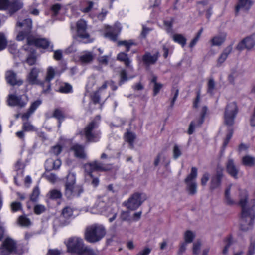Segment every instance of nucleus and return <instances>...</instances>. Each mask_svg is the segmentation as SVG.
I'll return each instance as SVG.
<instances>
[{"instance_id": "1", "label": "nucleus", "mask_w": 255, "mask_h": 255, "mask_svg": "<svg viewBox=\"0 0 255 255\" xmlns=\"http://www.w3.org/2000/svg\"><path fill=\"white\" fill-rule=\"evenodd\" d=\"M32 22L31 19H27L22 22L18 21L16 25V40L22 41L27 39V44L17 51V45L13 44L9 46V50L15 56L19 57L22 60H25L29 65H34L36 60L34 50L31 47L33 36L30 34Z\"/></svg>"}, {"instance_id": "2", "label": "nucleus", "mask_w": 255, "mask_h": 255, "mask_svg": "<svg viewBox=\"0 0 255 255\" xmlns=\"http://www.w3.org/2000/svg\"><path fill=\"white\" fill-rule=\"evenodd\" d=\"M247 196L246 191L244 190L240 192L239 204L242 208L241 226L243 230H247L252 227L255 217L254 210L250 208L247 204Z\"/></svg>"}, {"instance_id": "3", "label": "nucleus", "mask_w": 255, "mask_h": 255, "mask_svg": "<svg viewBox=\"0 0 255 255\" xmlns=\"http://www.w3.org/2000/svg\"><path fill=\"white\" fill-rule=\"evenodd\" d=\"M69 252L76 253L78 255H97V252L85 247L83 240L78 237L69 238L64 241Z\"/></svg>"}, {"instance_id": "4", "label": "nucleus", "mask_w": 255, "mask_h": 255, "mask_svg": "<svg viewBox=\"0 0 255 255\" xmlns=\"http://www.w3.org/2000/svg\"><path fill=\"white\" fill-rule=\"evenodd\" d=\"M106 234L103 225L93 224L87 227L85 233V238L90 243H95L101 240Z\"/></svg>"}, {"instance_id": "5", "label": "nucleus", "mask_w": 255, "mask_h": 255, "mask_svg": "<svg viewBox=\"0 0 255 255\" xmlns=\"http://www.w3.org/2000/svg\"><path fill=\"white\" fill-rule=\"evenodd\" d=\"M80 186L76 184V174L74 173H69L65 183V195L68 198L78 196L82 192Z\"/></svg>"}, {"instance_id": "6", "label": "nucleus", "mask_w": 255, "mask_h": 255, "mask_svg": "<svg viewBox=\"0 0 255 255\" xmlns=\"http://www.w3.org/2000/svg\"><path fill=\"white\" fill-rule=\"evenodd\" d=\"M85 170L86 172L85 179L89 180H92V184L94 186H97L99 184V180L97 178H94L91 175V172L95 171H105L109 168H106L102 164L98 161H94L85 164Z\"/></svg>"}, {"instance_id": "7", "label": "nucleus", "mask_w": 255, "mask_h": 255, "mask_svg": "<svg viewBox=\"0 0 255 255\" xmlns=\"http://www.w3.org/2000/svg\"><path fill=\"white\" fill-rule=\"evenodd\" d=\"M97 127V123L92 121L85 128L83 134L88 141L97 142L100 138V132Z\"/></svg>"}, {"instance_id": "8", "label": "nucleus", "mask_w": 255, "mask_h": 255, "mask_svg": "<svg viewBox=\"0 0 255 255\" xmlns=\"http://www.w3.org/2000/svg\"><path fill=\"white\" fill-rule=\"evenodd\" d=\"M76 29L77 38L78 40L84 43L92 42L93 41L87 32V24L85 21L82 19L79 20L76 24Z\"/></svg>"}, {"instance_id": "9", "label": "nucleus", "mask_w": 255, "mask_h": 255, "mask_svg": "<svg viewBox=\"0 0 255 255\" xmlns=\"http://www.w3.org/2000/svg\"><path fill=\"white\" fill-rule=\"evenodd\" d=\"M146 199V196L144 193H135L133 194L126 203V207L133 210L138 208Z\"/></svg>"}, {"instance_id": "10", "label": "nucleus", "mask_w": 255, "mask_h": 255, "mask_svg": "<svg viewBox=\"0 0 255 255\" xmlns=\"http://www.w3.org/2000/svg\"><path fill=\"white\" fill-rule=\"evenodd\" d=\"M237 113V107L235 103L229 104L226 109L224 115V121L226 125L231 126Z\"/></svg>"}, {"instance_id": "11", "label": "nucleus", "mask_w": 255, "mask_h": 255, "mask_svg": "<svg viewBox=\"0 0 255 255\" xmlns=\"http://www.w3.org/2000/svg\"><path fill=\"white\" fill-rule=\"evenodd\" d=\"M18 247H16L15 242L10 238L4 240L2 246L0 248V255H9L12 252H17Z\"/></svg>"}, {"instance_id": "12", "label": "nucleus", "mask_w": 255, "mask_h": 255, "mask_svg": "<svg viewBox=\"0 0 255 255\" xmlns=\"http://www.w3.org/2000/svg\"><path fill=\"white\" fill-rule=\"evenodd\" d=\"M27 97L25 95L18 97L15 94H10L7 100L8 105L11 106L23 107L27 104Z\"/></svg>"}, {"instance_id": "13", "label": "nucleus", "mask_w": 255, "mask_h": 255, "mask_svg": "<svg viewBox=\"0 0 255 255\" xmlns=\"http://www.w3.org/2000/svg\"><path fill=\"white\" fill-rule=\"evenodd\" d=\"M121 30V26L120 24H116L114 27L108 26L105 27V31L103 33L104 36L111 40H116L118 34Z\"/></svg>"}, {"instance_id": "14", "label": "nucleus", "mask_w": 255, "mask_h": 255, "mask_svg": "<svg viewBox=\"0 0 255 255\" xmlns=\"http://www.w3.org/2000/svg\"><path fill=\"white\" fill-rule=\"evenodd\" d=\"M41 71V69L32 68L27 76V81L32 84L39 85L43 86L44 84L38 79V74Z\"/></svg>"}, {"instance_id": "15", "label": "nucleus", "mask_w": 255, "mask_h": 255, "mask_svg": "<svg viewBox=\"0 0 255 255\" xmlns=\"http://www.w3.org/2000/svg\"><path fill=\"white\" fill-rule=\"evenodd\" d=\"M33 46H35L47 51H51L53 49V45L46 38H35L33 37L31 47Z\"/></svg>"}, {"instance_id": "16", "label": "nucleus", "mask_w": 255, "mask_h": 255, "mask_svg": "<svg viewBox=\"0 0 255 255\" xmlns=\"http://www.w3.org/2000/svg\"><path fill=\"white\" fill-rule=\"evenodd\" d=\"M207 113V108L205 106L203 107L200 112V118L197 121H194L191 123L189 129L188 133L191 134L193 133L196 127L200 126L203 122L204 117Z\"/></svg>"}, {"instance_id": "17", "label": "nucleus", "mask_w": 255, "mask_h": 255, "mask_svg": "<svg viewBox=\"0 0 255 255\" xmlns=\"http://www.w3.org/2000/svg\"><path fill=\"white\" fill-rule=\"evenodd\" d=\"M106 209V204L101 199H98L94 205L91 207L88 208L86 211L89 212L92 214H102Z\"/></svg>"}, {"instance_id": "18", "label": "nucleus", "mask_w": 255, "mask_h": 255, "mask_svg": "<svg viewBox=\"0 0 255 255\" xmlns=\"http://www.w3.org/2000/svg\"><path fill=\"white\" fill-rule=\"evenodd\" d=\"M5 77L7 83L11 85H20L22 83V81L18 79L16 74L12 70L6 71Z\"/></svg>"}, {"instance_id": "19", "label": "nucleus", "mask_w": 255, "mask_h": 255, "mask_svg": "<svg viewBox=\"0 0 255 255\" xmlns=\"http://www.w3.org/2000/svg\"><path fill=\"white\" fill-rule=\"evenodd\" d=\"M56 73V70L53 67L49 66L47 68L45 81L43 83L44 85L47 88L46 89L43 88V91L44 92H47L50 89V81L54 78Z\"/></svg>"}, {"instance_id": "20", "label": "nucleus", "mask_w": 255, "mask_h": 255, "mask_svg": "<svg viewBox=\"0 0 255 255\" xmlns=\"http://www.w3.org/2000/svg\"><path fill=\"white\" fill-rule=\"evenodd\" d=\"M255 45V39L252 37H249L245 38L240 43H239L237 48L239 50H243L245 48L248 49H251Z\"/></svg>"}, {"instance_id": "21", "label": "nucleus", "mask_w": 255, "mask_h": 255, "mask_svg": "<svg viewBox=\"0 0 255 255\" xmlns=\"http://www.w3.org/2000/svg\"><path fill=\"white\" fill-rule=\"evenodd\" d=\"M253 4L252 0H239L236 6V13L238 14L240 10L246 11L249 10Z\"/></svg>"}, {"instance_id": "22", "label": "nucleus", "mask_w": 255, "mask_h": 255, "mask_svg": "<svg viewBox=\"0 0 255 255\" xmlns=\"http://www.w3.org/2000/svg\"><path fill=\"white\" fill-rule=\"evenodd\" d=\"M61 165V161L59 159H49L46 161L45 167L47 171H50L58 169Z\"/></svg>"}, {"instance_id": "23", "label": "nucleus", "mask_w": 255, "mask_h": 255, "mask_svg": "<svg viewBox=\"0 0 255 255\" xmlns=\"http://www.w3.org/2000/svg\"><path fill=\"white\" fill-rule=\"evenodd\" d=\"M118 213L117 207H106L103 214L108 218L110 222H113L116 219Z\"/></svg>"}, {"instance_id": "24", "label": "nucleus", "mask_w": 255, "mask_h": 255, "mask_svg": "<svg viewBox=\"0 0 255 255\" xmlns=\"http://www.w3.org/2000/svg\"><path fill=\"white\" fill-rule=\"evenodd\" d=\"M23 2L21 0H13L9 2L7 10L11 13H13L22 8Z\"/></svg>"}, {"instance_id": "25", "label": "nucleus", "mask_w": 255, "mask_h": 255, "mask_svg": "<svg viewBox=\"0 0 255 255\" xmlns=\"http://www.w3.org/2000/svg\"><path fill=\"white\" fill-rule=\"evenodd\" d=\"M226 171L235 178L238 177V169L234 164L233 160L229 159L226 164Z\"/></svg>"}, {"instance_id": "26", "label": "nucleus", "mask_w": 255, "mask_h": 255, "mask_svg": "<svg viewBox=\"0 0 255 255\" xmlns=\"http://www.w3.org/2000/svg\"><path fill=\"white\" fill-rule=\"evenodd\" d=\"M222 176V170H221V172L217 171L216 175L212 177L210 185L211 190L217 189L220 187Z\"/></svg>"}, {"instance_id": "27", "label": "nucleus", "mask_w": 255, "mask_h": 255, "mask_svg": "<svg viewBox=\"0 0 255 255\" xmlns=\"http://www.w3.org/2000/svg\"><path fill=\"white\" fill-rule=\"evenodd\" d=\"M71 151L74 152L75 156L79 158H84L86 157V153L84 147L82 145L76 144L73 145Z\"/></svg>"}, {"instance_id": "28", "label": "nucleus", "mask_w": 255, "mask_h": 255, "mask_svg": "<svg viewBox=\"0 0 255 255\" xmlns=\"http://www.w3.org/2000/svg\"><path fill=\"white\" fill-rule=\"evenodd\" d=\"M42 102L40 100H37L33 102L28 111L24 114L22 116V118L23 120H27L30 115L36 110V109L40 105Z\"/></svg>"}, {"instance_id": "29", "label": "nucleus", "mask_w": 255, "mask_h": 255, "mask_svg": "<svg viewBox=\"0 0 255 255\" xmlns=\"http://www.w3.org/2000/svg\"><path fill=\"white\" fill-rule=\"evenodd\" d=\"M95 55L92 52L85 51L79 56V60L82 63L91 62L94 58Z\"/></svg>"}, {"instance_id": "30", "label": "nucleus", "mask_w": 255, "mask_h": 255, "mask_svg": "<svg viewBox=\"0 0 255 255\" xmlns=\"http://www.w3.org/2000/svg\"><path fill=\"white\" fill-rule=\"evenodd\" d=\"M226 37V34L225 33H220L214 36L211 40L212 45L215 46L220 45L225 41Z\"/></svg>"}, {"instance_id": "31", "label": "nucleus", "mask_w": 255, "mask_h": 255, "mask_svg": "<svg viewBox=\"0 0 255 255\" xmlns=\"http://www.w3.org/2000/svg\"><path fill=\"white\" fill-rule=\"evenodd\" d=\"M159 56V53H157L153 55L150 53H146L143 56V60L144 62L147 64H154L157 60Z\"/></svg>"}, {"instance_id": "32", "label": "nucleus", "mask_w": 255, "mask_h": 255, "mask_svg": "<svg viewBox=\"0 0 255 255\" xmlns=\"http://www.w3.org/2000/svg\"><path fill=\"white\" fill-rule=\"evenodd\" d=\"M172 38L175 42L179 44L182 47H183L186 43V39L182 34H173L172 35Z\"/></svg>"}, {"instance_id": "33", "label": "nucleus", "mask_w": 255, "mask_h": 255, "mask_svg": "<svg viewBox=\"0 0 255 255\" xmlns=\"http://www.w3.org/2000/svg\"><path fill=\"white\" fill-rule=\"evenodd\" d=\"M151 83L153 84V93L157 95L162 87V84L157 82V77L153 76L151 79Z\"/></svg>"}, {"instance_id": "34", "label": "nucleus", "mask_w": 255, "mask_h": 255, "mask_svg": "<svg viewBox=\"0 0 255 255\" xmlns=\"http://www.w3.org/2000/svg\"><path fill=\"white\" fill-rule=\"evenodd\" d=\"M197 176V169L195 167L191 168V173L188 175L185 180V183L196 182L195 180Z\"/></svg>"}, {"instance_id": "35", "label": "nucleus", "mask_w": 255, "mask_h": 255, "mask_svg": "<svg viewBox=\"0 0 255 255\" xmlns=\"http://www.w3.org/2000/svg\"><path fill=\"white\" fill-rule=\"evenodd\" d=\"M117 59L124 63L127 67H130L131 60L128 57L127 54L124 52H120L117 56Z\"/></svg>"}, {"instance_id": "36", "label": "nucleus", "mask_w": 255, "mask_h": 255, "mask_svg": "<svg viewBox=\"0 0 255 255\" xmlns=\"http://www.w3.org/2000/svg\"><path fill=\"white\" fill-rule=\"evenodd\" d=\"M107 86V83H105L103 85L99 88L97 92H96L92 96V100L94 103H98L99 101L100 95L99 94H102L103 91L106 89Z\"/></svg>"}, {"instance_id": "37", "label": "nucleus", "mask_w": 255, "mask_h": 255, "mask_svg": "<svg viewBox=\"0 0 255 255\" xmlns=\"http://www.w3.org/2000/svg\"><path fill=\"white\" fill-rule=\"evenodd\" d=\"M242 163L243 165L251 167L255 164V158L253 157L247 155L242 158Z\"/></svg>"}, {"instance_id": "38", "label": "nucleus", "mask_w": 255, "mask_h": 255, "mask_svg": "<svg viewBox=\"0 0 255 255\" xmlns=\"http://www.w3.org/2000/svg\"><path fill=\"white\" fill-rule=\"evenodd\" d=\"M93 6V3L90 1H86L81 4L80 9L84 13L89 12Z\"/></svg>"}, {"instance_id": "39", "label": "nucleus", "mask_w": 255, "mask_h": 255, "mask_svg": "<svg viewBox=\"0 0 255 255\" xmlns=\"http://www.w3.org/2000/svg\"><path fill=\"white\" fill-rule=\"evenodd\" d=\"M231 51L232 47L230 46L228 47L218 58V63L220 65L223 63L225 61L227 58L228 55L231 52Z\"/></svg>"}, {"instance_id": "40", "label": "nucleus", "mask_w": 255, "mask_h": 255, "mask_svg": "<svg viewBox=\"0 0 255 255\" xmlns=\"http://www.w3.org/2000/svg\"><path fill=\"white\" fill-rule=\"evenodd\" d=\"M47 196L51 199L56 200L60 199L62 196V193L61 192L57 189H52L49 191L48 193Z\"/></svg>"}, {"instance_id": "41", "label": "nucleus", "mask_w": 255, "mask_h": 255, "mask_svg": "<svg viewBox=\"0 0 255 255\" xmlns=\"http://www.w3.org/2000/svg\"><path fill=\"white\" fill-rule=\"evenodd\" d=\"M195 235L194 232L189 230L186 231L184 234V242L187 243H191L195 238Z\"/></svg>"}, {"instance_id": "42", "label": "nucleus", "mask_w": 255, "mask_h": 255, "mask_svg": "<svg viewBox=\"0 0 255 255\" xmlns=\"http://www.w3.org/2000/svg\"><path fill=\"white\" fill-rule=\"evenodd\" d=\"M125 140L131 146H133L134 140L135 139L134 134L130 132H127L125 135Z\"/></svg>"}, {"instance_id": "43", "label": "nucleus", "mask_w": 255, "mask_h": 255, "mask_svg": "<svg viewBox=\"0 0 255 255\" xmlns=\"http://www.w3.org/2000/svg\"><path fill=\"white\" fill-rule=\"evenodd\" d=\"M187 190L190 194L194 195L197 192V184L196 182L186 183Z\"/></svg>"}, {"instance_id": "44", "label": "nucleus", "mask_w": 255, "mask_h": 255, "mask_svg": "<svg viewBox=\"0 0 255 255\" xmlns=\"http://www.w3.org/2000/svg\"><path fill=\"white\" fill-rule=\"evenodd\" d=\"M230 187L227 189L225 191V202L228 205H233L235 203V201L231 198L230 194Z\"/></svg>"}, {"instance_id": "45", "label": "nucleus", "mask_w": 255, "mask_h": 255, "mask_svg": "<svg viewBox=\"0 0 255 255\" xmlns=\"http://www.w3.org/2000/svg\"><path fill=\"white\" fill-rule=\"evenodd\" d=\"M72 86L67 83H63L60 87L59 91L61 93H68L72 91Z\"/></svg>"}, {"instance_id": "46", "label": "nucleus", "mask_w": 255, "mask_h": 255, "mask_svg": "<svg viewBox=\"0 0 255 255\" xmlns=\"http://www.w3.org/2000/svg\"><path fill=\"white\" fill-rule=\"evenodd\" d=\"M43 176L51 183H54L58 180L57 177L54 174L46 172L44 173Z\"/></svg>"}, {"instance_id": "47", "label": "nucleus", "mask_w": 255, "mask_h": 255, "mask_svg": "<svg viewBox=\"0 0 255 255\" xmlns=\"http://www.w3.org/2000/svg\"><path fill=\"white\" fill-rule=\"evenodd\" d=\"M23 130L24 131H34L36 128L29 122H26L23 124Z\"/></svg>"}, {"instance_id": "48", "label": "nucleus", "mask_w": 255, "mask_h": 255, "mask_svg": "<svg viewBox=\"0 0 255 255\" xmlns=\"http://www.w3.org/2000/svg\"><path fill=\"white\" fill-rule=\"evenodd\" d=\"M73 209L70 207L65 208L62 211V216L65 218H69L73 216Z\"/></svg>"}, {"instance_id": "49", "label": "nucleus", "mask_w": 255, "mask_h": 255, "mask_svg": "<svg viewBox=\"0 0 255 255\" xmlns=\"http://www.w3.org/2000/svg\"><path fill=\"white\" fill-rule=\"evenodd\" d=\"M24 168V164L20 161H18L15 165V170L17 172V176L22 175L23 169Z\"/></svg>"}, {"instance_id": "50", "label": "nucleus", "mask_w": 255, "mask_h": 255, "mask_svg": "<svg viewBox=\"0 0 255 255\" xmlns=\"http://www.w3.org/2000/svg\"><path fill=\"white\" fill-rule=\"evenodd\" d=\"M7 45V40L2 33H0V51L5 49Z\"/></svg>"}, {"instance_id": "51", "label": "nucleus", "mask_w": 255, "mask_h": 255, "mask_svg": "<svg viewBox=\"0 0 255 255\" xmlns=\"http://www.w3.org/2000/svg\"><path fill=\"white\" fill-rule=\"evenodd\" d=\"M133 44L134 42L132 40H125L118 42L119 45H123L126 47L127 52L129 50L130 47Z\"/></svg>"}, {"instance_id": "52", "label": "nucleus", "mask_w": 255, "mask_h": 255, "mask_svg": "<svg viewBox=\"0 0 255 255\" xmlns=\"http://www.w3.org/2000/svg\"><path fill=\"white\" fill-rule=\"evenodd\" d=\"M202 33V29H200L197 33L196 37L194 39H193L191 40V42L190 43L189 47L190 48H192L196 45L197 42L199 41V40L200 39V37L201 36Z\"/></svg>"}, {"instance_id": "53", "label": "nucleus", "mask_w": 255, "mask_h": 255, "mask_svg": "<svg viewBox=\"0 0 255 255\" xmlns=\"http://www.w3.org/2000/svg\"><path fill=\"white\" fill-rule=\"evenodd\" d=\"M54 117L57 119L59 121L62 120L64 118V114L62 110L56 109L53 114Z\"/></svg>"}, {"instance_id": "54", "label": "nucleus", "mask_w": 255, "mask_h": 255, "mask_svg": "<svg viewBox=\"0 0 255 255\" xmlns=\"http://www.w3.org/2000/svg\"><path fill=\"white\" fill-rule=\"evenodd\" d=\"M63 148V145L61 143H59L52 148L51 152L55 155H57L61 153Z\"/></svg>"}, {"instance_id": "55", "label": "nucleus", "mask_w": 255, "mask_h": 255, "mask_svg": "<svg viewBox=\"0 0 255 255\" xmlns=\"http://www.w3.org/2000/svg\"><path fill=\"white\" fill-rule=\"evenodd\" d=\"M233 133V130L231 129H229L228 133L226 135V138L224 139L223 144V148H225L228 144L230 139L232 137Z\"/></svg>"}, {"instance_id": "56", "label": "nucleus", "mask_w": 255, "mask_h": 255, "mask_svg": "<svg viewBox=\"0 0 255 255\" xmlns=\"http://www.w3.org/2000/svg\"><path fill=\"white\" fill-rule=\"evenodd\" d=\"M18 222L20 225L23 226H28L30 224L29 220L23 216L19 218Z\"/></svg>"}, {"instance_id": "57", "label": "nucleus", "mask_w": 255, "mask_h": 255, "mask_svg": "<svg viewBox=\"0 0 255 255\" xmlns=\"http://www.w3.org/2000/svg\"><path fill=\"white\" fill-rule=\"evenodd\" d=\"M11 208L13 212H16L20 210L22 208L21 204L20 202L15 201L11 204Z\"/></svg>"}, {"instance_id": "58", "label": "nucleus", "mask_w": 255, "mask_h": 255, "mask_svg": "<svg viewBox=\"0 0 255 255\" xmlns=\"http://www.w3.org/2000/svg\"><path fill=\"white\" fill-rule=\"evenodd\" d=\"M201 243L200 242H197L194 243L193 247V252L195 255H198L200 253Z\"/></svg>"}, {"instance_id": "59", "label": "nucleus", "mask_w": 255, "mask_h": 255, "mask_svg": "<svg viewBox=\"0 0 255 255\" xmlns=\"http://www.w3.org/2000/svg\"><path fill=\"white\" fill-rule=\"evenodd\" d=\"M45 210L44 206L38 204L34 207V211L37 214H40L43 213Z\"/></svg>"}, {"instance_id": "60", "label": "nucleus", "mask_w": 255, "mask_h": 255, "mask_svg": "<svg viewBox=\"0 0 255 255\" xmlns=\"http://www.w3.org/2000/svg\"><path fill=\"white\" fill-rule=\"evenodd\" d=\"M39 194V189L38 187L34 189L32 195L31 196V200L35 201L37 200Z\"/></svg>"}, {"instance_id": "61", "label": "nucleus", "mask_w": 255, "mask_h": 255, "mask_svg": "<svg viewBox=\"0 0 255 255\" xmlns=\"http://www.w3.org/2000/svg\"><path fill=\"white\" fill-rule=\"evenodd\" d=\"M172 22L171 20H166L164 21V26L168 33L172 32Z\"/></svg>"}, {"instance_id": "62", "label": "nucleus", "mask_w": 255, "mask_h": 255, "mask_svg": "<svg viewBox=\"0 0 255 255\" xmlns=\"http://www.w3.org/2000/svg\"><path fill=\"white\" fill-rule=\"evenodd\" d=\"M9 2V0H0V10H7Z\"/></svg>"}, {"instance_id": "63", "label": "nucleus", "mask_w": 255, "mask_h": 255, "mask_svg": "<svg viewBox=\"0 0 255 255\" xmlns=\"http://www.w3.org/2000/svg\"><path fill=\"white\" fill-rule=\"evenodd\" d=\"M181 154V152L179 146L175 145L173 148V156L175 159L178 158Z\"/></svg>"}, {"instance_id": "64", "label": "nucleus", "mask_w": 255, "mask_h": 255, "mask_svg": "<svg viewBox=\"0 0 255 255\" xmlns=\"http://www.w3.org/2000/svg\"><path fill=\"white\" fill-rule=\"evenodd\" d=\"M151 251V249L149 247H145L141 250L136 255H148Z\"/></svg>"}]
</instances>
